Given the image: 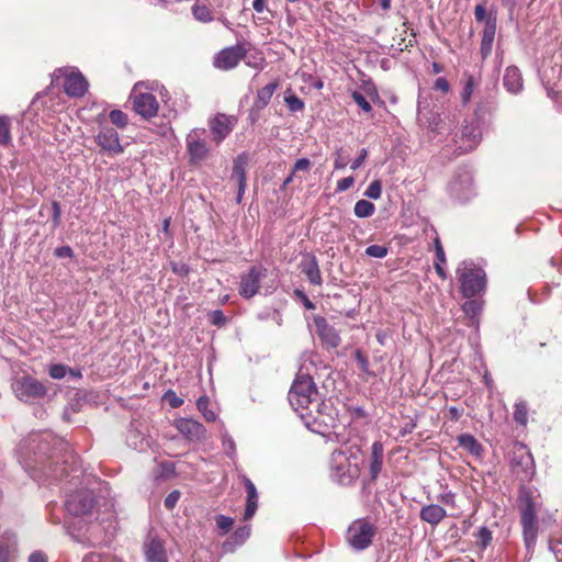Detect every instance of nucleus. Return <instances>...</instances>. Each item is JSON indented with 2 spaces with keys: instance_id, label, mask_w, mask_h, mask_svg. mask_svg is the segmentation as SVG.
<instances>
[{
  "instance_id": "1",
  "label": "nucleus",
  "mask_w": 562,
  "mask_h": 562,
  "mask_svg": "<svg viewBox=\"0 0 562 562\" xmlns=\"http://www.w3.org/2000/svg\"><path fill=\"white\" fill-rule=\"evenodd\" d=\"M66 443L55 438L50 434L34 435L27 440L20 443L21 462L27 471H32L33 475L41 472L44 475L59 477L63 473H58L57 468H52L53 462L46 464L47 461L57 459L58 452L65 448ZM65 469H61L64 472Z\"/></svg>"
},
{
  "instance_id": "2",
  "label": "nucleus",
  "mask_w": 562,
  "mask_h": 562,
  "mask_svg": "<svg viewBox=\"0 0 562 562\" xmlns=\"http://www.w3.org/2000/svg\"><path fill=\"white\" fill-rule=\"evenodd\" d=\"M93 504V495L88 490H79L70 494L65 502L67 513L74 516L71 521L66 522L67 532L76 542L83 546L94 543L91 535L88 536L87 532L91 533V530L97 526L87 528L86 520L82 518L91 512Z\"/></svg>"
},
{
  "instance_id": "3",
  "label": "nucleus",
  "mask_w": 562,
  "mask_h": 562,
  "mask_svg": "<svg viewBox=\"0 0 562 562\" xmlns=\"http://www.w3.org/2000/svg\"><path fill=\"white\" fill-rule=\"evenodd\" d=\"M359 449L357 447H341L330 457V475L341 485H349L360 474L358 464Z\"/></svg>"
},
{
  "instance_id": "4",
  "label": "nucleus",
  "mask_w": 562,
  "mask_h": 562,
  "mask_svg": "<svg viewBox=\"0 0 562 562\" xmlns=\"http://www.w3.org/2000/svg\"><path fill=\"white\" fill-rule=\"evenodd\" d=\"M305 426L313 432L325 435L338 424V412L330 400L318 401L301 413Z\"/></svg>"
},
{
  "instance_id": "5",
  "label": "nucleus",
  "mask_w": 562,
  "mask_h": 562,
  "mask_svg": "<svg viewBox=\"0 0 562 562\" xmlns=\"http://www.w3.org/2000/svg\"><path fill=\"white\" fill-rule=\"evenodd\" d=\"M288 397L290 405L300 416L318 402V392L312 376L297 374Z\"/></svg>"
},
{
  "instance_id": "6",
  "label": "nucleus",
  "mask_w": 562,
  "mask_h": 562,
  "mask_svg": "<svg viewBox=\"0 0 562 562\" xmlns=\"http://www.w3.org/2000/svg\"><path fill=\"white\" fill-rule=\"evenodd\" d=\"M457 278L460 283V291L464 297H474L485 290V271L471 260H464L458 266Z\"/></svg>"
},
{
  "instance_id": "7",
  "label": "nucleus",
  "mask_w": 562,
  "mask_h": 562,
  "mask_svg": "<svg viewBox=\"0 0 562 562\" xmlns=\"http://www.w3.org/2000/svg\"><path fill=\"white\" fill-rule=\"evenodd\" d=\"M495 110V102L493 100L486 103L480 102L475 110V120L464 122L460 134L458 135L457 143L459 144L460 153H468L476 148L482 139V127L479 120L482 119L485 112L491 113Z\"/></svg>"
},
{
  "instance_id": "8",
  "label": "nucleus",
  "mask_w": 562,
  "mask_h": 562,
  "mask_svg": "<svg viewBox=\"0 0 562 562\" xmlns=\"http://www.w3.org/2000/svg\"><path fill=\"white\" fill-rule=\"evenodd\" d=\"M512 472L521 482H529L536 473L535 460L529 449L522 445L514 446L510 457Z\"/></svg>"
},
{
  "instance_id": "9",
  "label": "nucleus",
  "mask_w": 562,
  "mask_h": 562,
  "mask_svg": "<svg viewBox=\"0 0 562 562\" xmlns=\"http://www.w3.org/2000/svg\"><path fill=\"white\" fill-rule=\"evenodd\" d=\"M376 533L375 526L367 519H356L347 530L348 544L356 551H362L370 547Z\"/></svg>"
},
{
  "instance_id": "10",
  "label": "nucleus",
  "mask_w": 562,
  "mask_h": 562,
  "mask_svg": "<svg viewBox=\"0 0 562 562\" xmlns=\"http://www.w3.org/2000/svg\"><path fill=\"white\" fill-rule=\"evenodd\" d=\"M64 78V91L71 98H80L88 90V81L81 72L71 67L58 68L53 74V82Z\"/></svg>"
},
{
  "instance_id": "11",
  "label": "nucleus",
  "mask_w": 562,
  "mask_h": 562,
  "mask_svg": "<svg viewBox=\"0 0 562 562\" xmlns=\"http://www.w3.org/2000/svg\"><path fill=\"white\" fill-rule=\"evenodd\" d=\"M12 390L15 396L25 403L38 401L47 394V387L31 375L15 379L12 383Z\"/></svg>"
},
{
  "instance_id": "12",
  "label": "nucleus",
  "mask_w": 562,
  "mask_h": 562,
  "mask_svg": "<svg viewBox=\"0 0 562 562\" xmlns=\"http://www.w3.org/2000/svg\"><path fill=\"white\" fill-rule=\"evenodd\" d=\"M144 85L138 82L134 86L130 94L133 110L145 120L155 117L159 110V103L155 95L142 91Z\"/></svg>"
},
{
  "instance_id": "13",
  "label": "nucleus",
  "mask_w": 562,
  "mask_h": 562,
  "mask_svg": "<svg viewBox=\"0 0 562 562\" xmlns=\"http://www.w3.org/2000/svg\"><path fill=\"white\" fill-rule=\"evenodd\" d=\"M267 276V269L262 266H252L240 277L238 292L245 299L255 296L259 290L262 278Z\"/></svg>"
},
{
  "instance_id": "14",
  "label": "nucleus",
  "mask_w": 562,
  "mask_h": 562,
  "mask_svg": "<svg viewBox=\"0 0 562 562\" xmlns=\"http://www.w3.org/2000/svg\"><path fill=\"white\" fill-rule=\"evenodd\" d=\"M95 143L109 155L116 156L124 151L119 133L110 126H103L95 135Z\"/></svg>"
},
{
  "instance_id": "15",
  "label": "nucleus",
  "mask_w": 562,
  "mask_h": 562,
  "mask_svg": "<svg viewBox=\"0 0 562 562\" xmlns=\"http://www.w3.org/2000/svg\"><path fill=\"white\" fill-rule=\"evenodd\" d=\"M205 133V130H192L187 135V146L188 153L190 156V161L192 164H198L202 161L209 153V148L206 147L205 140L202 135Z\"/></svg>"
},
{
  "instance_id": "16",
  "label": "nucleus",
  "mask_w": 562,
  "mask_h": 562,
  "mask_svg": "<svg viewBox=\"0 0 562 562\" xmlns=\"http://www.w3.org/2000/svg\"><path fill=\"white\" fill-rule=\"evenodd\" d=\"M245 56V48L240 45L222 49L214 58V66L222 70L235 68Z\"/></svg>"
},
{
  "instance_id": "17",
  "label": "nucleus",
  "mask_w": 562,
  "mask_h": 562,
  "mask_svg": "<svg viewBox=\"0 0 562 562\" xmlns=\"http://www.w3.org/2000/svg\"><path fill=\"white\" fill-rule=\"evenodd\" d=\"M315 333L327 348H336L340 344V337L337 330L330 326L323 316H315L313 319Z\"/></svg>"
},
{
  "instance_id": "18",
  "label": "nucleus",
  "mask_w": 562,
  "mask_h": 562,
  "mask_svg": "<svg viewBox=\"0 0 562 562\" xmlns=\"http://www.w3.org/2000/svg\"><path fill=\"white\" fill-rule=\"evenodd\" d=\"M177 429L189 440L200 441L205 438V428L198 420L180 418L176 422Z\"/></svg>"
},
{
  "instance_id": "19",
  "label": "nucleus",
  "mask_w": 562,
  "mask_h": 562,
  "mask_svg": "<svg viewBox=\"0 0 562 562\" xmlns=\"http://www.w3.org/2000/svg\"><path fill=\"white\" fill-rule=\"evenodd\" d=\"M233 122L231 117L224 114H218L210 121V130L213 134L214 140L221 143L233 130Z\"/></svg>"
},
{
  "instance_id": "20",
  "label": "nucleus",
  "mask_w": 562,
  "mask_h": 562,
  "mask_svg": "<svg viewBox=\"0 0 562 562\" xmlns=\"http://www.w3.org/2000/svg\"><path fill=\"white\" fill-rule=\"evenodd\" d=\"M301 271L307 278V280L314 285H321L323 283L322 273L319 270L318 261L315 256L306 255L300 263Z\"/></svg>"
},
{
  "instance_id": "21",
  "label": "nucleus",
  "mask_w": 562,
  "mask_h": 562,
  "mask_svg": "<svg viewBox=\"0 0 562 562\" xmlns=\"http://www.w3.org/2000/svg\"><path fill=\"white\" fill-rule=\"evenodd\" d=\"M16 550V536L13 532H4L0 538V562H14Z\"/></svg>"
},
{
  "instance_id": "22",
  "label": "nucleus",
  "mask_w": 562,
  "mask_h": 562,
  "mask_svg": "<svg viewBox=\"0 0 562 562\" xmlns=\"http://www.w3.org/2000/svg\"><path fill=\"white\" fill-rule=\"evenodd\" d=\"M503 85L505 89L512 94H518L524 88V81L520 70L516 66L506 68Z\"/></svg>"
},
{
  "instance_id": "23",
  "label": "nucleus",
  "mask_w": 562,
  "mask_h": 562,
  "mask_svg": "<svg viewBox=\"0 0 562 562\" xmlns=\"http://www.w3.org/2000/svg\"><path fill=\"white\" fill-rule=\"evenodd\" d=\"M144 554L147 562H168V555L164 543L156 538H153L145 543Z\"/></svg>"
},
{
  "instance_id": "24",
  "label": "nucleus",
  "mask_w": 562,
  "mask_h": 562,
  "mask_svg": "<svg viewBox=\"0 0 562 562\" xmlns=\"http://www.w3.org/2000/svg\"><path fill=\"white\" fill-rule=\"evenodd\" d=\"M446 509L439 504L425 505L420 508L419 512V518L431 526H437L440 524L446 518Z\"/></svg>"
},
{
  "instance_id": "25",
  "label": "nucleus",
  "mask_w": 562,
  "mask_h": 562,
  "mask_svg": "<svg viewBox=\"0 0 562 562\" xmlns=\"http://www.w3.org/2000/svg\"><path fill=\"white\" fill-rule=\"evenodd\" d=\"M251 528L249 525L237 528L229 539L223 542L222 550L224 553L234 552L250 537Z\"/></svg>"
},
{
  "instance_id": "26",
  "label": "nucleus",
  "mask_w": 562,
  "mask_h": 562,
  "mask_svg": "<svg viewBox=\"0 0 562 562\" xmlns=\"http://www.w3.org/2000/svg\"><path fill=\"white\" fill-rule=\"evenodd\" d=\"M383 452L384 448L381 441H374L371 446V458H370V475L372 480H375L380 474L383 465Z\"/></svg>"
},
{
  "instance_id": "27",
  "label": "nucleus",
  "mask_w": 562,
  "mask_h": 562,
  "mask_svg": "<svg viewBox=\"0 0 562 562\" xmlns=\"http://www.w3.org/2000/svg\"><path fill=\"white\" fill-rule=\"evenodd\" d=\"M247 156L238 155L234 160L231 179L237 182V187L246 186Z\"/></svg>"
},
{
  "instance_id": "28",
  "label": "nucleus",
  "mask_w": 562,
  "mask_h": 562,
  "mask_svg": "<svg viewBox=\"0 0 562 562\" xmlns=\"http://www.w3.org/2000/svg\"><path fill=\"white\" fill-rule=\"evenodd\" d=\"M278 87H279L278 81H273V82L266 85L260 90H258L254 105L258 110L265 109L269 104V102H270L273 93L278 89Z\"/></svg>"
},
{
  "instance_id": "29",
  "label": "nucleus",
  "mask_w": 562,
  "mask_h": 562,
  "mask_svg": "<svg viewBox=\"0 0 562 562\" xmlns=\"http://www.w3.org/2000/svg\"><path fill=\"white\" fill-rule=\"evenodd\" d=\"M459 446L474 457H481L483 448L481 443L470 434H462L457 438Z\"/></svg>"
},
{
  "instance_id": "30",
  "label": "nucleus",
  "mask_w": 562,
  "mask_h": 562,
  "mask_svg": "<svg viewBox=\"0 0 562 562\" xmlns=\"http://www.w3.org/2000/svg\"><path fill=\"white\" fill-rule=\"evenodd\" d=\"M192 15L194 19L202 23H209L214 20L213 11L209 5L195 2L191 8Z\"/></svg>"
},
{
  "instance_id": "31",
  "label": "nucleus",
  "mask_w": 562,
  "mask_h": 562,
  "mask_svg": "<svg viewBox=\"0 0 562 562\" xmlns=\"http://www.w3.org/2000/svg\"><path fill=\"white\" fill-rule=\"evenodd\" d=\"M462 311L469 317L470 325L477 327V315L482 311V304L479 301L470 300L462 305Z\"/></svg>"
},
{
  "instance_id": "32",
  "label": "nucleus",
  "mask_w": 562,
  "mask_h": 562,
  "mask_svg": "<svg viewBox=\"0 0 562 562\" xmlns=\"http://www.w3.org/2000/svg\"><path fill=\"white\" fill-rule=\"evenodd\" d=\"M435 250H436V260L434 263L435 270L441 279H446L447 273L443 268V265H446L447 260H446V255H445V251H443V248L441 246L439 238L435 239Z\"/></svg>"
},
{
  "instance_id": "33",
  "label": "nucleus",
  "mask_w": 562,
  "mask_h": 562,
  "mask_svg": "<svg viewBox=\"0 0 562 562\" xmlns=\"http://www.w3.org/2000/svg\"><path fill=\"white\" fill-rule=\"evenodd\" d=\"M374 211V204L368 200H359L358 202H356L353 209L355 215L359 218L370 217L371 215H373Z\"/></svg>"
},
{
  "instance_id": "34",
  "label": "nucleus",
  "mask_w": 562,
  "mask_h": 562,
  "mask_svg": "<svg viewBox=\"0 0 562 562\" xmlns=\"http://www.w3.org/2000/svg\"><path fill=\"white\" fill-rule=\"evenodd\" d=\"M475 88V78L472 75H465L463 89L461 91V101L465 105L471 101Z\"/></svg>"
},
{
  "instance_id": "35",
  "label": "nucleus",
  "mask_w": 562,
  "mask_h": 562,
  "mask_svg": "<svg viewBox=\"0 0 562 562\" xmlns=\"http://www.w3.org/2000/svg\"><path fill=\"white\" fill-rule=\"evenodd\" d=\"M514 420L521 426L527 425L528 407H527V403L525 401H519L515 404Z\"/></svg>"
},
{
  "instance_id": "36",
  "label": "nucleus",
  "mask_w": 562,
  "mask_h": 562,
  "mask_svg": "<svg viewBox=\"0 0 562 562\" xmlns=\"http://www.w3.org/2000/svg\"><path fill=\"white\" fill-rule=\"evenodd\" d=\"M210 400L207 396H200L196 401V407L202 413L203 417L207 422H214L216 419V414L209 409Z\"/></svg>"
},
{
  "instance_id": "37",
  "label": "nucleus",
  "mask_w": 562,
  "mask_h": 562,
  "mask_svg": "<svg viewBox=\"0 0 562 562\" xmlns=\"http://www.w3.org/2000/svg\"><path fill=\"white\" fill-rule=\"evenodd\" d=\"M284 102L290 112L295 113L304 109V102L302 99L291 93L290 91L284 94Z\"/></svg>"
},
{
  "instance_id": "38",
  "label": "nucleus",
  "mask_w": 562,
  "mask_h": 562,
  "mask_svg": "<svg viewBox=\"0 0 562 562\" xmlns=\"http://www.w3.org/2000/svg\"><path fill=\"white\" fill-rule=\"evenodd\" d=\"M243 59L245 60V64L247 66L258 70H262L266 65V59L261 53L247 55V53L245 52V56L243 57Z\"/></svg>"
},
{
  "instance_id": "39",
  "label": "nucleus",
  "mask_w": 562,
  "mask_h": 562,
  "mask_svg": "<svg viewBox=\"0 0 562 562\" xmlns=\"http://www.w3.org/2000/svg\"><path fill=\"white\" fill-rule=\"evenodd\" d=\"M109 119L113 125L123 130L128 125V116L121 110H112L109 113Z\"/></svg>"
},
{
  "instance_id": "40",
  "label": "nucleus",
  "mask_w": 562,
  "mask_h": 562,
  "mask_svg": "<svg viewBox=\"0 0 562 562\" xmlns=\"http://www.w3.org/2000/svg\"><path fill=\"white\" fill-rule=\"evenodd\" d=\"M11 142L10 121L5 115H0V144L8 145Z\"/></svg>"
},
{
  "instance_id": "41",
  "label": "nucleus",
  "mask_w": 562,
  "mask_h": 562,
  "mask_svg": "<svg viewBox=\"0 0 562 562\" xmlns=\"http://www.w3.org/2000/svg\"><path fill=\"white\" fill-rule=\"evenodd\" d=\"M476 543L482 548L485 549L491 542H492V531L487 529L486 527H481L477 532L475 533Z\"/></svg>"
},
{
  "instance_id": "42",
  "label": "nucleus",
  "mask_w": 562,
  "mask_h": 562,
  "mask_svg": "<svg viewBox=\"0 0 562 562\" xmlns=\"http://www.w3.org/2000/svg\"><path fill=\"white\" fill-rule=\"evenodd\" d=\"M222 445H223V448L225 449L226 454L233 461H235L237 451H236V443H235L234 439L228 434L225 432L222 436Z\"/></svg>"
},
{
  "instance_id": "43",
  "label": "nucleus",
  "mask_w": 562,
  "mask_h": 562,
  "mask_svg": "<svg viewBox=\"0 0 562 562\" xmlns=\"http://www.w3.org/2000/svg\"><path fill=\"white\" fill-rule=\"evenodd\" d=\"M496 33V19L488 16L485 20V25L482 33V38L494 41Z\"/></svg>"
},
{
  "instance_id": "44",
  "label": "nucleus",
  "mask_w": 562,
  "mask_h": 562,
  "mask_svg": "<svg viewBox=\"0 0 562 562\" xmlns=\"http://www.w3.org/2000/svg\"><path fill=\"white\" fill-rule=\"evenodd\" d=\"M68 373V367L61 363L52 364L48 368V374L52 379L60 380Z\"/></svg>"
},
{
  "instance_id": "45",
  "label": "nucleus",
  "mask_w": 562,
  "mask_h": 562,
  "mask_svg": "<svg viewBox=\"0 0 562 562\" xmlns=\"http://www.w3.org/2000/svg\"><path fill=\"white\" fill-rule=\"evenodd\" d=\"M381 194H382V186L379 180L372 181L368 186L367 190L364 191V195L367 198L373 199V200L380 199Z\"/></svg>"
},
{
  "instance_id": "46",
  "label": "nucleus",
  "mask_w": 562,
  "mask_h": 562,
  "mask_svg": "<svg viewBox=\"0 0 562 562\" xmlns=\"http://www.w3.org/2000/svg\"><path fill=\"white\" fill-rule=\"evenodd\" d=\"M524 528V539L526 547L530 549L536 543L537 538V527L536 526H522Z\"/></svg>"
},
{
  "instance_id": "47",
  "label": "nucleus",
  "mask_w": 562,
  "mask_h": 562,
  "mask_svg": "<svg viewBox=\"0 0 562 562\" xmlns=\"http://www.w3.org/2000/svg\"><path fill=\"white\" fill-rule=\"evenodd\" d=\"M215 522L217 528L222 531V533H226L234 525V519L228 516L217 515L215 517Z\"/></svg>"
},
{
  "instance_id": "48",
  "label": "nucleus",
  "mask_w": 562,
  "mask_h": 562,
  "mask_svg": "<svg viewBox=\"0 0 562 562\" xmlns=\"http://www.w3.org/2000/svg\"><path fill=\"white\" fill-rule=\"evenodd\" d=\"M366 255L372 258L382 259L387 255V248L381 245H370L366 249Z\"/></svg>"
},
{
  "instance_id": "49",
  "label": "nucleus",
  "mask_w": 562,
  "mask_h": 562,
  "mask_svg": "<svg viewBox=\"0 0 562 562\" xmlns=\"http://www.w3.org/2000/svg\"><path fill=\"white\" fill-rule=\"evenodd\" d=\"M164 401H166L170 407L178 408L183 404V400L177 395L172 390H168L164 394Z\"/></svg>"
},
{
  "instance_id": "50",
  "label": "nucleus",
  "mask_w": 562,
  "mask_h": 562,
  "mask_svg": "<svg viewBox=\"0 0 562 562\" xmlns=\"http://www.w3.org/2000/svg\"><path fill=\"white\" fill-rule=\"evenodd\" d=\"M352 100L356 102V104L361 108L364 112H371L372 106L370 102L366 99V97L359 92L353 91L351 94Z\"/></svg>"
},
{
  "instance_id": "51",
  "label": "nucleus",
  "mask_w": 562,
  "mask_h": 562,
  "mask_svg": "<svg viewBox=\"0 0 562 562\" xmlns=\"http://www.w3.org/2000/svg\"><path fill=\"white\" fill-rule=\"evenodd\" d=\"M522 526H536V514L532 506L526 507L521 516Z\"/></svg>"
},
{
  "instance_id": "52",
  "label": "nucleus",
  "mask_w": 562,
  "mask_h": 562,
  "mask_svg": "<svg viewBox=\"0 0 562 562\" xmlns=\"http://www.w3.org/2000/svg\"><path fill=\"white\" fill-rule=\"evenodd\" d=\"M240 477H241L243 483H244L245 488H246L247 498L258 499V493H257V488H256L255 484L250 481V479H248L244 474L240 475Z\"/></svg>"
},
{
  "instance_id": "53",
  "label": "nucleus",
  "mask_w": 562,
  "mask_h": 562,
  "mask_svg": "<svg viewBox=\"0 0 562 562\" xmlns=\"http://www.w3.org/2000/svg\"><path fill=\"white\" fill-rule=\"evenodd\" d=\"M209 321L212 325L221 327L226 324L227 319L222 311L215 310L209 314Z\"/></svg>"
},
{
  "instance_id": "54",
  "label": "nucleus",
  "mask_w": 562,
  "mask_h": 562,
  "mask_svg": "<svg viewBox=\"0 0 562 562\" xmlns=\"http://www.w3.org/2000/svg\"><path fill=\"white\" fill-rule=\"evenodd\" d=\"M437 501L443 505L454 507L456 494L451 491H445L437 496Z\"/></svg>"
},
{
  "instance_id": "55",
  "label": "nucleus",
  "mask_w": 562,
  "mask_h": 562,
  "mask_svg": "<svg viewBox=\"0 0 562 562\" xmlns=\"http://www.w3.org/2000/svg\"><path fill=\"white\" fill-rule=\"evenodd\" d=\"M180 498V492L175 490L172 492H170L165 501H164V505L167 509H173L175 506L177 505L178 501Z\"/></svg>"
},
{
  "instance_id": "56",
  "label": "nucleus",
  "mask_w": 562,
  "mask_h": 562,
  "mask_svg": "<svg viewBox=\"0 0 562 562\" xmlns=\"http://www.w3.org/2000/svg\"><path fill=\"white\" fill-rule=\"evenodd\" d=\"M348 164L347 157L342 155V148H338L335 151L334 168L336 170L344 169Z\"/></svg>"
},
{
  "instance_id": "57",
  "label": "nucleus",
  "mask_w": 562,
  "mask_h": 562,
  "mask_svg": "<svg viewBox=\"0 0 562 562\" xmlns=\"http://www.w3.org/2000/svg\"><path fill=\"white\" fill-rule=\"evenodd\" d=\"M258 508V499L247 498L244 518L246 520L252 518Z\"/></svg>"
},
{
  "instance_id": "58",
  "label": "nucleus",
  "mask_w": 562,
  "mask_h": 562,
  "mask_svg": "<svg viewBox=\"0 0 562 562\" xmlns=\"http://www.w3.org/2000/svg\"><path fill=\"white\" fill-rule=\"evenodd\" d=\"M312 167V162L307 158H300L295 161L293 166V173L299 171H308Z\"/></svg>"
},
{
  "instance_id": "59",
  "label": "nucleus",
  "mask_w": 562,
  "mask_h": 562,
  "mask_svg": "<svg viewBox=\"0 0 562 562\" xmlns=\"http://www.w3.org/2000/svg\"><path fill=\"white\" fill-rule=\"evenodd\" d=\"M353 183H355L353 177L350 176V177L342 178L337 182L336 191L337 192L347 191L348 189H350L353 186Z\"/></svg>"
},
{
  "instance_id": "60",
  "label": "nucleus",
  "mask_w": 562,
  "mask_h": 562,
  "mask_svg": "<svg viewBox=\"0 0 562 562\" xmlns=\"http://www.w3.org/2000/svg\"><path fill=\"white\" fill-rule=\"evenodd\" d=\"M493 43L494 41H491V40H484L482 38L481 40V47H480V50H481V55L482 57L485 59L487 56L491 55L492 53V48H493Z\"/></svg>"
},
{
  "instance_id": "61",
  "label": "nucleus",
  "mask_w": 562,
  "mask_h": 562,
  "mask_svg": "<svg viewBox=\"0 0 562 562\" xmlns=\"http://www.w3.org/2000/svg\"><path fill=\"white\" fill-rule=\"evenodd\" d=\"M434 88L442 93H447L450 89V85L446 78L439 77L436 79Z\"/></svg>"
},
{
  "instance_id": "62",
  "label": "nucleus",
  "mask_w": 562,
  "mask_h": 562,
  "mask_svg": "<svg viewBox=\"0 0 562 562\" xmlns=\"http://www.w3.org/2000/svg\"><path fill=\"white\" fill-rule=\"evenodd\" d=\"M55 256L58 258H71L74 251L69 246H61L55 249Z\"/></svg>"
},
{
  "instance_id": "63",
  "label": "nucleus",
  "mask_w": 562,
  "mask_h": 562,
  "mask_svg": "<svg viewBox=\"0 0 562 562\" xmlns=\"http://www.w3.org/2000/svg\"><path fill=\"white\" fill-rule=\"evenodd\" d=\"M52 210H53V216H52V220H53V224L54 226H58L59 223H60V216H61V211H60V206H59V203L54 201L52 203Z\"/></svg>"
},
{
  "instance_id": "64",
  "label": "nucleus",
  "mask_w": 562,
  "mask_h": 562,
  "mask_svg": "<svg viewBox=\"0 0 562 562\" xmlns=\"http://www.w3.org/2000/svg\"><path fill=\"white\" fill-rule=\"evenodd\" d=\"M367 156H368L367 149L362 148L360 150V155L351 162L350 168L352 170H357L363 164V161L366 160Z\"/></svg>"
}]
</instances>
